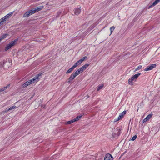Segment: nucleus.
<instances>
[{
    "label": "nucleus",
    "mask_w": 160,
    "mask_h": 160,
    "mask_svg": "<svg viewBox=\"0 0 160 160\" xmlns=\"http://www.w3.org/2000/svg\"><path fill=\"white\" fill-rule=\"evenodd\" d=\"M42 73H40L37 75L32 79L28 81L25 82L23 84L22 86L23 88H25L30 84L36 82L38 81L40 78V77L41 76Z\"/></svg>",
    "instance_id": "1"
},
{
    "label": "nucleus",
    "mask_w": 160,
    "mask_h": 160,
    "mask_svg": "<svg viewBox=\"0 0 160 160\" xmlns=\"http://www.w3.org/2000/svg\"><path fill=\"white\" fill-rule=\"evenodd\" d=\"M141 74V73H138L132 75V76L128 79V84L131 85H133V81H136Z\"/></svg>",
    "instance_id": "2"
},
{
    "label": "nucleus",
    "mask_w": 160,
    "mask_h": 160,
    "mask_svg": "<svg viewBox=\"0 0 160 160\" xmlns=\"http://www.w3.org/2000/svg\"><path fill=\"white\" fill-rule=\"evenodd\" d=\"M18 38H17L14 41H12L10 42L9 44L6 46L5 49V51H7L10 48L12 47L16 44L18 42Z\"/></svg>",
    "instance_id": "3"
},
{
    "label": "nucleus",
    "mask_w": 160,
    "mask_h": 160,
    "mask_svg": "<svg viewBox=\"0 0 160 160\" xmlns=\"http://www.w3.org/2000/svg\"><path fill=\"white\" fill-rule=\"evenodd\" d=\"M156 66V64H151L149 66H148L144 69L145 71H148L152 70L153 68H155Z\"/></svg>",
    "instance_id": "4"
},
{
    "label": "nucleus",
    "mask_w": 160,
    "mask_h": 160,
    "mask_svg": "<svg viewBox=\"0 0 160 160\" xmlns=\"http://www.w3.org/2000/svg\"><path fill=\"white\" fill-rule=\"evenodd\" d=\"M12 14V13L11 14H8L6 16L0 19V20L2 21L3 23L5 21H7L10 17V16Z\"/></svg>",
    "instance_id": "5"
},
{
    "label": "nucleus",
    "mask_w": 160,
    "mask_h": 160,
    "mask_svg": "<svg viewBox=\"0 0 160 160\" xmlns=\"http://www.w3.org/2000/svg\"><path fill=\"white\" fill-rule=\"evenodd\" d=\"M113 157L109 153L107 154L104 158V160H113Z\"/></svg>",
    "instance_id": "6"
},
{
    "label": "nucleus",
    "mask_w": 160,
    "mask_h": 160,
    "mask_svg": "<svg viewBox=\"0 0 160 160\" xmlns=\"http://www.w3.org/2000/svg\"><path fill=\"white\" fill-rule=\"evenodd\" d=\"M32 12H33V9H32L30 11L24 13V14L23 15V17L24 18L27 17L32 14L34 13H32Z\"/></svg>",
    "instance_id": "7"
},
{
    "label": "nucleus",
    "mask_w": 160,
    "mask_h": 160,
    "mask_svg": "<svg viewBox=\"0 0 160 160\" xmlns=\"http://www.w3.org/2000/svg\"><path fill=\"white\" fill-rule=\"evenodd\" d=\"M43 8V6H40L34 9H32L33 12L32 13H35L41 10Z\"/></svg>",
    "instance_id": "8"
},
{
    "label": "nucleus",
    "mask_w": 160,
    "mask_h": 160,
    "mask_svg": "<svg viewBox=\"0 0 160 160\" xmlns=\"http://www.w3.org/2000/svg\"><path fill=\"white\" fill-rule=\"evenodd\" d=\"M152 114H150L148 115L143 120V122H145L148 121L152 117Z\"/></svg>",
    "instance_id": "9"
},
{
    "label": "nucleus",
    "mask_w": 160,
    "mask_h": 160,
    "mask_svg": "<svg viewBox=\"0 0 160 160\" xmlns=\"http://www.w3.org/2000/svg\"><path fill=\"white\" fill-rule=\"evenodd\" d=\"M81 9L79 8H78L74 9V12L75 15H78L81 13Z\"/></svg>",
    "instance_id": "10"
},
{
    "label": "nucleus",
    "mask_w": 160,
    "mask_h": 160,
    "mask_svg": "<svg viewBox=\"0 0 160 160\" xmlns=\"http://www.w3.org/2000/svg\"><path fill=\"white\" fill-rule=\"evenodd\" d=\"M76 77V76H75L73 73L72 74L68 79V82H72Z\"/></svg>",
    "instance_id": "11"
},
{
    "label": "nucleus",
    "mask_w": 160,
    "mask_h": 160,
    "mask_svg": "<svg viewBox=\"0 0 160 160\" xmlns=\"http://www.w3.org/2000/svg\"><path fill=\"white\" fill-rule=\"evenodd\" d=\"M82 72V70L80 68L78 69L74 73H73L74 75L76 76L77 75H78L81 72Z\"/></svg>",
    "instance_id": "12"
},
{
    "label": "nucleus",
    "mask_w": 160,
    "mask_h": 160,
    "mask_svg": "<svg viewBox=\"0 0 160 160\" xmlns=\"http://www.w3.org/2000/svg\"><path fill=\"white\" fill-rule=\"evenodd\" d=\"M121 131V129L119 127H117L116 128V131L117 132L116 133V134L118 136H119L121 132L120 131Z\"/></svg>",
    "instance_id": "13"
},
{
    "label": "nucleus",
    "mask_w": 160,
    "mask_h": 160,
    "mask_svg": "<svg viewBox=\"0 0 160 160\" xmlns=\"http://www.w3.org/2000/svg\"><path fill=\"white\" fill-rule=\"evenodd\" d=\"M160 1V0H156L149 7V8H151L152 7L154 6L157 4Z\"/></svg>",
    "instance_id": "14"
},
{
    "label": "nucleus",
    "mask_w": 160,
    "mask_h": 160,
    "mask_svg": "<svg viewBox=\"0 0 160 160\" xmlns=\"http://www.w3.org/2000/svg\"><path fill=\"white\" fill-rule=\"evenodd\" d=\"M89 65L88 64H85V65L82 66L81 68H80V69L82 70V72L83 70H85Z\"/></svg>",
    "instance_id": "15"
},
{
    "label": "nucleus",
    "mask_w": 160,
    "mask_h": 160,
    "mask_svg": "<svg viewBox=\"0 0 160 160\" xmlns=\"http://www.w3.org/2000/svg\"><path fill=\"white\" fill-rule=\"evenodd\" d=\"M10 86V84H8L6 86L4 87L1 88L0 89V92H1L4 91V90L6 89V88H9Z\"/></svg>",
    "instance_id": "16"
},
{
    "label": "nucleus",
    "mask_w": 160,
    "mask_h": 160,
    "mask_svg": "<svg viewBox=\"0 0 160 160\" xmlns=\"http://www.w3.org/2000/svg\"><path fill=\"white\" fill-rule=\"evenodd\" d=\"M75 121H76V120L74 119H74H72V120H70L69 121L67 122H66V124H71V123H73V122H74Z\"/></svg>",
    "instance_id": "17"
},
{
    "label": "nucleus",
    "mask_w": 160,
    "mask_h": 160,
    "mask_svg": "<svg viewBox=\"0 0 160 160\" xmlns=\"http://www.w3.org/2000/svg\"><path fill=\"white\" fill-rule=\"evenodd\" d=\"M74 69V68L72 66L66 72V73L68 74L70 73Z\"/></svg>",
    "instance_id": "18"
},
{
    "label": "nucleus",
    "mask_w": 160,
    "mask_h": 160,
    "mask_svg": "<svg viewBox=\"0 0 160 160\" xmlns=\"http://www.w3.org/2000/svg\"><path fill=\"white\" fill-rule=\"evenodd\" d=\"M103 84L98 85L97 89V91H98L101 89L103 87Z\"/></svg>",
    "instance_id": "19"
},
{
    "label": "nucleus",
    "mask_w": 160,
    "mask_h": 160,
    "mask_svg": "<svg viewBox=\"0 0 160 160\" xmlns=\"http://www.w3.org/2000/svg\"><path fill=\"white\" fill-rule=\"evenodd\" d=\"M115 28L114 26H112V27H111L110 28V32H111L110 35L112 34V32H113L114 30L115 29Z\"/></svg>",
    "instance_id": "20"
},
{
    "label": "nucleus",
    "mask_w": 160,
    "mask_h": 160,
    "mask_svg": "<svg viewBox=\"0 0 160 160\" xmlns=\"http://www.w3.org/2000/svg\"><path fill=\"white\" fill-rule=\"evenodd\" d=\"M82 116V115H80V116H77L76 118H74V119L76 120V121L78 120H79L81 118V117Z\"/></svg>",
    "instance_id": "21"
},
{
    "label": "nucleus",
    "mask_w": 160,
    "mask_h": 160,
    "mask_svg": "<svg viewBox=\"0 0 160 160\" xmlns=\"http://www.w3.org/2000/svg\"><path fill=\"white\" fill-rule=\"evenodd\" d=\"M16 108V106L14 105L12 107H10L9 108H8V110H12L13 109H15Z\"/></svg>",
    "instance_id": "22"
},
{
    "label": "nucleus",
    "mask_w": 160,
    "mask_h": 160,
    "mask_svg": "<svg viewBox=\"0 0 160 160\" xmlns=\"http://www.w3.org/2000/svg\"><path fill=\"white\" fill-rule=\"evenodd\" d=\"M142 66L139 65V66H138V67L137 68L135 69V71H138V70L142 69Z\"/></svg>",
    "instance_id": "23"
},
{
    "label": "nucleus",
    "mask_w": 160,
    "mask_h": 160,
    "mask_svg": "<svg viewBox=\"0 0 160 160\" xmlns=\"http://www.w3.org/2000/svg\"><path fill=\"white\" fill-rule=\"evenodd\" d=\"M87 58V56H85L82 58L81 59L79 60L80 62H82L84 60Z\"/></svg>",
    "instance_id": "24"
},
{
    "label": "nucleus",
    "mask_w": 160,
    "mask_h": 160,
    "mask_svg": "<svg viewBox=\"0 0 160 160\" xmlns=\"http://www.w3.org/2000/svg\"><path fill=\"white\" fill-rule=\"evenodd\" d=\"M123 116H122V115L121 114H120L119 116L118 117V119L120 120L121 119H122L123 118Z\"/></svg>",
    "instance_id": "25"
},
{
    "label": "nucleus",
    "mask_w": 160,
    "mask_h": 160,
    "mask_svg": "<svg viewBox=\"0 0 160 160\" xmlns=\"http://www.w3.org/2000/svg\"><path fill=\"white\" fill-rule=\"evenodd\" d=\"M137 137V136L136 135H134L132 138L131 139V140H132V141H134V140H135L136 139Z\"/></svg>",
    "instance_id": "26"
},
{
    "label": "nucleus",
    "mask_w": 160,
    "mask_h": 160,
    "mask_svg": "<svg viewBox=\"0 0 160 160\" xmlns=\"http://www.w3.org/2000/svg\"><path fill=\"white\" fill-rule=\"evenodd\" d=\"M127 111H124L120 113L122 115V116H124L126 114Z\"/></svg>",
    "instance_id": "27"
},
{
    "label": "nucleus",
    "mask_w": 160,
    "mask_h": 160,
    "mask_svg": "<svg viewBox=\"0 0 160 160\" xmlns=\"http://www.w3.org/2000/svg\"><path fill=\"white\" fill-rule=\"evenodd\" d=\"M76 63L78 65H79L81 64L82 63V62H80V61L79 60L78 61L76 62Z\"/></svg>",
    "instance_id": "28"
},
{
    "label": "nucleus",
    "mask_w": 160,
    "mask_h": 160,
    "mask_svg": "<svg viewBox=\"0 0 160 160\" xmlns=\"http://www.w3.org/2000/svg\"><path fill=\"white\" fill-rule=\"evenodd\" d=\"M78 65L77 63L76 62L75 64L72 66V67L75 68L77 66H78Z\"/></svg>",
    "instance_id": "29"
},
{
    "label": "nucleus",
    "mask_w": 160,
    "mask_h": 160,
    "mask_svg": "<svg viewBox=\"0 0 160 160\" xmlns=\"http://www.w3.org/2000/svg\"><path fill=\"white\" fill-rule=\"evenodd\" d=\"M60 14H61V12H58L57 13V15L56 16V17L57 18L60 15Z\"/></svg>",
    "instance_id": "30"
},
{
    "label": "nucleus",
    "mask_w": 160,
    "mask_h": 160,
    "mask_svg": "<svg viewBox=\"0 0 160 160\" xmlns=\"http://www.w3.org/2000/svg\"><path fill=\"white\" fill-rule=\"evenodd\" d=\"M120 120L119 119H118V118H117V119H114V122H116L117 121H118Z\"/></svg>",
    "instance_id": "31"
},
{
    "label": "nucleus",
    "mask_w": 160,
    "mask_h": 160,
    "mask_svg": "<svg viewBox=\"0 0 160 160\" xmlns=\"http://www.w3.org/2000/svg\"><path fill=\"white\" fill-rule=\"evenodd\" d=\"M8 108H6L5 110V112H7L8 111H9V110H8Z\"/></svg>",
    "instance_id": "32"
}]
</instances>
